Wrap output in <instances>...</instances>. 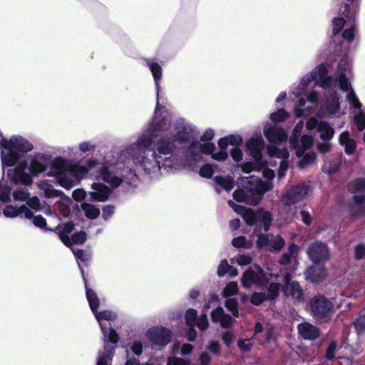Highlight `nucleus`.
I'll list each match as a JSON object with an SVG mask.
<instances>
[{
    "mask_svg": "<svg viewBox=\"0 0 365 365\" xmlns=\"http://www.w3.org/2000/svg\"><path fill=\"white\" fill-rule=\"evenodd\" d=\"M329 65L320 63L312 71L305 74L299 81V83L290 87V93L295 98H299L294 108V114H309L319 105V94L312 90L306 96H302L307 91L309 86L313 81L315 85L326 91L322 108L329 114H336L339 110V97L336 91H331L335 86L333 77L329 75Z\"/></svg>",
    "mask_w": 365,
    "mask_h": 365,
    "instance_id": "nucleus-1",
    "label": "nucleus"
},
{
    "mask_svg": "<svg viewBox=\"0 0 365 365\" xmlns=\"http://www.w3.org/2000/svg\"><path fill=\"white\" fill-rule=\"evenodd\" d=\"M329 65L320 63L312 71L305 74L299 81V83L290 87V93L295 98H299L294 108V114H309L319 105V94L312 90L306 96H302L307 91L309 86L313 81L315 85L326 91L322 108L329 114H336L339 110V97L336 91H331L335 86L333 77L329 75Z\"/></svg>",
    "mask_w": 365,
    "mask_h": 365,
    "instance_id": "nucleus-2",
    "label": "nucleus"
},
{
    "mask_svg": "<svg viewBox=\"0 0 365 365\" xmlns=\"http://www.w3.org/2000/svg\"><path fill=\"white\" fill-rule=\"evenodd\" d=\"M329 65L320 63L312 71L305 74L299 81V83L290 87V93L295 98H299L294 108V114H309L319 105V94L312 90L306 96H302L307 91L309 86L313 81L315 85L326 91L322 108L329 114H336L339 110V97L336 91H331L335 86L333 77L329 75Z\"/></svg>",
    "mask_w": 365,
    "mask_h": 365,
    "instance_id": "nucleus-3",
    "label": "nucleus"
},
{
    "mask_svg": "<svg viewBox=\"0 0 365 365\" xmlns=\"http://www.w3.org/2000/svg\"><path fill=\"white\" fill-rule=\"evenodd\" d=\"M329 65L320 63L312 71L305 74L299 81V83L290 87V93L295 98H299L294 108V114H309L319 105V94L312 90L306 96H302L307 91L309 86L313 81L315 85L326 91L322 108L329 114H336L339 110V97L336 91H331L335 86L333 77L329 75Z\"/></svg>",
    "mask_w": 365,
    "mask_h": 365,
    "instance_id": "nucleus-4",
    "label": "nucleus"
},
{
    "mask_svg": "<svg viewBox=\"0 0 365 365\" xmlns=\"http://www.w3.org/2000/svg\"><path fill=\"white\" fill-rule=\"evenodd\" d=\"M329 65L320 63L312 71L305 74L299 81V83L290 87V93L295 98H299L294 108V114H309L319 105V94L312 90L306 96H302L307 91L309 86L313 81L315 85L326 91L322 108L329 114H336L339 110V97L336 91H331L335 86L333 77L329 75Z\"/></svg>",
    "mask_w": 365,
    "mask_h": 365,
    "instance_id": "nucleus-5",
    "label": "nucleus"
},
{
    "mask_svg": "<svg viewBox=\"0 0 365 365\" xmlns=\"http://www.w3.org/2000/svg\"><path fill=\"white\" fill-rule=\"evenodd\" d=\"M165 126L164 121L155 118L154 122L138 137L136 142L127 148V157L134 165L143 168L145 171L160 168V155L152 149L153 143L160 138L156 144V150L160 155L170 154L175 146V139L171 141L170 138H165ZM177 139L182 141L187 140V138L181 135L180 133Z\"/></svg>",
    "mask_w": 365,
    "mask_h": 365,
    "instance_id": "nucleus-6",
    "label": "nucleus"
},
{
    "mask_svg": "<svg viewBox=\"0 0 365 365\" xmlns=\"http://www.w3.org/2000/svg\"><path fill=\"white\" fill-rule=\"evenodd\" d=\"M96 165H98V164L95 160L88 161V167L86 168L67 163L61 158H56L51 163V170L48 175L56 177L63 187L71 189L75 185V181L70 178V175L79 181L87 173L92 172Z\"/></svg>",
    "mask_w": 365,
    "mask_h": 365,
    "instance_id": "nucleus-7",
    "label": "nucleus"
},
{
    "mask_svg": "<svg viewBox=\"0 0 365 365\" xmlns=\"http://www.w3.org/2000/svg\"><path fill=\"white\" fill-rule=\"evenodd\" d=\"M264 134L269 142L267 146V152L270 157H277L280 160V165L278 170V178H282L289 167L287 159L289 158V153L284 148L280 146L287 138V135L282 128L276 125L267 124L264 128Z\"/></svg>",
    "mask_w": 365,
    "mask_h": 365,
    "instance_id": "nucleus-8",
    "label": "nucleus"
},
{
    "mask_svg": "<svg viewBox=\"0 0 365 365\" xmlns=\"http://www.w3.org/2000/svg\"><path fill=\"white\" fill-rule=\"evenodd\" d=\"M351 76V62L346 56H343L336 69V78L339 88L341 91L346 93V100L353 110L357 113L356 114H364V111L361 110L362 105L356 96L350 82Z\"/></svg>",
    "mask_w": 365,
    "mask_h": 365,
    "instance_id": "nucleus-9",
    "label": "nucleus"
},
{
    "mask_svg": "<svg viewBox=\"0 0 365 365\" xmlns=\"http://www.w3.org/2000/svg\"><path fill=\"white\" fill-rule=\"evenodd\" d=\"M246 182L250 184L243 190H237L233 193L234 199L249 205H255L259 203L262 195L270 190L273 185L272 182H262L257 177L251 175L245 178Z\"/></svg>",
    "mask_w": 365,
    "mask_h": 365,
    "instance_id": "nucleus-10",
    "label": "nucleus"
},
{
    "mask_svg": "<svg viewBox=\"0 0 365 365\" xmlns=\"http://www.w3.org/2000/svg\"><path fill=\"white\" fill-rule=\"evenodd\" d=\"M350 4H345L340 9V12L343 15L341 17H336L332 22V32L336 35L341 30L345 27L342 36L344 39L351 42L354 40L356 29L354 15L358 6L356 0H347Z\"/></svg>",
    "mask_w": 365,
    "mask_h": 365,
    "instance_id": "nucleus-11",
    "label": "nucleus"
},
{
    "mask_svg": "<svg viewBox=\"0 0 365 365\" xmlns=\"http://www.w3.org/2000/svg\"><path fill=\"white\" fill-rule=\"evenodd\" d=\"M246 147L249 152V154L254 158L255 162L258 164L259 168H257L258 170H262L263 176L271 180L274 176V172L268 168L266 165L261 163L262 159V150L264 148V141L262 138H251L246 144Z\"/></svg>",
    "mask_w": 365,
    "mask_h": 365,
    "instance_id": "nucleus-12",
    "label": "nucleus"
},
{
    "mask_svg": "<svg viewBox=\"0 0 365 365\" xmlns=\"http://www.w3.org/2000/svg\"><path fill=\"white\" fill-rule=\"evenodd\" d=\"M272 276L277 277V275L272 273H264L259 266L255 264L244 273L242 277V284L245 288H250L252 284L264 285L269 281V278Z\"/></svg>",
    "mask_w": 365,
    "mask_h": 365,
    "instance_id": "nucleus-13",
    "label": "nucleus"
},
{
    "mask_svg": "<svg viewBox=\"0 0 365 365\" xmlns=\"http://www.w3.org/2000/svg\"><path fill=\"white\" fill-rule=\"evenodd\" d=\"M349 190L351 192L356 194L351 205L353 214L365 212V195H362L365 192V179L359 178L353 180L349 185Z\"/></svg>",
    "mask_w": 365,
    "mask_h": 365,
    "instance_id": "nucleus-14",
    "label": "nucleus"
},
{
    "mask_svg": "<svg viewBox=\"0 0 365 365\" xmlns=\"http://www.w3.org/2000/svg\"><path fill=\"white\" fill-rule=\"evenodd\" d=\"M304 125L302 122L298 123L293 130V134L290 138V143L292 146L296 150V155L298 157L302 156L304 152L310 148L313 145V138L308 135H304L302 137L300 141L297 143H295V140L300 135Z\"/></svg>",
    "mask_w": 365,
    "mask_h": 365,
    "instance_id": "nucleus-15",
    "label": "nucleus"
},
{
    "mask_svg": "<svg viewBox=\"0 0 365 365\" xmlns=\"http://www.w3.org/2000/svg\"><path fill=\"white\" fill-rule=\"evenodd\" d=\"M310 307L312 315L317 319L327 317L333 309L332 303L322 296L314 297Z\"/></svg>",
    "mask_w": 365,
    "mask_h": 365,
    "instance_id": "nucleus-16",
    "label": "nucleus"
},
{
    "mask_svg": "<svg viewBox=\"0 0 365 365\" xmlns=\"http://www.w3.org/2000/svg\"><path fill=\"white\" fill-rule=\"evenodd\" d=\"M258 248L269 251H279L284 246V240L280 235L259 234L256 242Z\"/></svg>",
    "mask_w": 365,
    "mask_h": 365,
    "instance_id": "nucleus-17",
    "label": "nucleus"
},
{
    "mask_svg": "<svg viewBox=\"0 0 365 365\" xmlns=\"http://www.w3.org/2000/svg\"><path fill=\"white\" fill-rule=\"evenodd\" d=\"M306 127L309 130H316L322 140H331L334 134V129L328 123L315 118H309Z\"/></svg>",
    "mask_w": 365,
    "mask_h": 365,
    "instance_id": "nucleus-18",
    "label": "nucleus"
},
{
    "mask_svg": "<svg viewBox=\"0 0 365 365\" xmlns=\"http://www.w3.org/2000/svg\"><path fill=\"white\" fill-rule=\"evenodd\" d=\"M215 145L213 143H205L200 144V143H195L192 144L187 151V158L190 159L188 165L192 167L195 163L201 159V155L202 153L210 154L214 150Z\"/></svg>",
    "mask_w": 365,
    "mask_h": 365,
    "instance_id": "nucleus-19",
    "label": "nucleus"
},
{
    "mask_svg": "<svg viewBox=\"0 0 365 365\" xmlns=\"http://www.w3.org/2000/svg\"><path fill=\"white\" fill-rule=\"evenodd\" d=\"M307 254L314 264L323 262L329 258L327 245L319 242L311 244L307 249Z\"/></svg>",
    "mask_w": 365,
    "mask_h": 365,
    "instance_id": "nucleus-20",
    "label": "nucleus"
},
{
    "mask_svg": "<svg viewBox=\"0 0 365 365\" xmlns=\"http://www.w3.org/2000/svg\"><path fill=\"white\" fill-rule=\"evenodd\" d=\"M309 192V188L304 184L293 186L282 197V202L287 205L295 204L302 200Z\"/></svg>",
    "mask_w": 365,
    "mask_h": 365,
    "instance_id": "nucleus-21",
    "label": "nucleus"
},
{
    "mask_svg": "<svg viewBox=\"0 0 365 365\" xmlns=\"http://www.w3.org/2000/svg\"><path fill=\"white\" fill-rule=\"evenodd\" d=\"M147 336L156 344L166 345L170 341L171 332L168 329L157 327L149 329Z\"/></svg>",
    "mask_w": 365,
    "mask_h": 365,
    "instance_id": "nucleus-22",
    "label": "nucleus"
},
{
    "mask_svg": "<svg viewBox=\"0 0 365 365\" xmlns=\"http://www.w3.org/2000/svg\"><path fill=\"white\" fill-rule=\"evenodd\" d=\"M290 277L287 274L284 277V287L283 289L284 294L287 297H292L297 302H302L304 300V294L298 282L292 281L289 282Z\"/></svg>",
    "mask_w": 365,
    "mask_h": 365,
    "instance_id": "nucleus-23",
    "label": "nucleus"
},
{
    "mask_svg": "<svg viewBox=\"0 0 365 365\" xmlns=\"http://www.w3.org/2000/svg\"><path fill=\"white\" fill-rule=\"evenodd\" d=\"M229 205L235 212L240 215L248 225H254L257 222L258 210L255 212L252 209L245 208L235 204L233 201L228 202Z\"/></svg>",
    "mask_w": 365,
    "mask_h": 365,
    "instance_id": "nucleus-24",
    "label": "nucleus"
},
{
    "mask_svg": "<svg viewBox=\"0 0 365 365\" xmlns=\"http://www.w3.org/2000/svg\"><path fill=\"white\" fill-rule=\"evenodd\" d=\"M298 255V247L296 245L292 244L288 247V251L282 255L279 264L283 266L292 267L294 270L297 268Z\"/></svg>",
    "mask_w": 365,
    "mask_h": 365,
    "instance_id": "nucleus-25",
    "label": "nucleus"
},
{
    "mask_svg": "<svg viewBox=\"0 0 365 365\" xmlns=\"http://www.w3.org/2000/svg\"><path fill=\"white\" fill-rule=\"evenodd\" d=\"M145 61L152 73L155 82L157 96H158L160 89V83L163 77V68L153 58H146Z\"/></svg>",
    "mask_w": 365,
    "mask_h": 365,
    "instance_id": "nucleus-26",
    "label": "nucleus"
},
{
    "mask_svg": "<svg viewBox=\"0 0 365 365\" xmlns=\"http://www.w3.org/2000/svg\"><path fill=\"white\" fill-rule=\"evenodd\" d=\"M25 165H21L16 168L14 170H11L9 172L10 179L15 183H21L24 185H30L31 183V178L29 175L26 174L24 171Z\"/></svg>",
    "mask_w": 365,
    "mask_h": 365,
    "instance_id": "nucleus-27",
    "label": "nucleus"
},
{
    "mask_svg": "<svg viewBox=\"0 0 365 365\" xmlns=\"http://www.w3.org/2000/svg\"><path fill=\"white\" fill-rule=\"evenodd\" d=\"M92 189L93 191L90 192V195L92 200L96 201H106L110 194L109 189L101 183H93Z\"/></svg>",
    "mask_w": 365,
    "mask_h": 365,
    "instance_id": "nucleus-28",
    "label": "nucleus"
},
{
    "mask_svg": "<svg viewBox=\"0 0 365 365\" xmlns=\"http://www.w3.org/2000/svg\"><path fill=\"white\" fill-rule=\"evenodd\" d=\"M112 168L111 166H100L99 177L113 187H116L120 185L122 180L111 173Z\"/></svg>",
    "mask_w": 365,
    "mask_h": 365,
    "instance_id": "nucleus-29",
    "label": "nucleus"
},
{
    "mask_svg": "<svg viewBox=\"0 0 365 365\" xmlns=\"http://www.w3.org/2000/svg\"><path fill=\"white\" fill-rule=\"evenodd\" d=\"M299 334L306 339H314L319 336L318 329L308 322H303L298 325Z\"/></svg>",
    "mask_w": 365,
    "mask_h": 365,
    "instance_id": "nucleus-30",
    "label": "nucleus"
},
{
    "mask_svg": "<svg viewBox=\"0 0 365 365\" xmlns=\"http://www.w3.org/2000/svg\"><path fill=\"white\" fill-rule=\"evenodd\" d=\"M3 212L7 217H15L18 215H21L26 218L32 217V212L25 206L21 207H15L11 205L6 206Z\"/></svg>",
    "mask_w": 365,
    "mask_h": 365,
    "instance_id": "nucleus-31",
    "label": "nucleus"
},
{
    "mask_svg": "<svg viewBox=\"0 0 365 365\" xmlns=\"http://www.w3.org/2000/svg\"><path fill=\"white\" fill-rule=\"evenodd\" d=\"M212 320L215 322H219L222 327H229L232 322V318L225 314L222 307H217L212 312Z\"/></svg>",
    "mask_w": 365,
    "mask_h": 365,
    "instance_id": "nucleus-32",
    "label": "nucleus"
},
{
    "mask_svg": "<svg viewBox=\"0 0 365 365\" xmlns=\"http://www.w3.org/2000/svg\"><path fill=\"white\" fill-rule=\"evenodd\" d=\"M305 274L307 279L313 282H318L327 277V272L323 267L312 266L307 269Z\"/></svg>",
    "mask_w": 365,
    "mask_h": 365,
    "instance_id": "nucleus-33",
    "label": "nucleus"
},
{
    "mask_svg": "<svg viewBox=\"0 0 365 365\" xmlns=\"http://www.w3.org/2000/svg\"><path fill=\"white\" fill-rule=\"evenodd\" d=\"M74 229V225L72 222H67L58 227V235L61 241L67 247L71 246V242L68 234H70Z\"/></svg>",
    "mask_w": 365,
    "mask_h": 365,
    "instance_id": "nucleus-34",
    "label": "nucleus"
},
{
    "mask_svg": "<svg viewBox=\"0 0 365 365\" xmlns=\"http://www.w3.org/2000/svg\"><path fill=\"white\" fill-rule=\"evenodd\" d=\"M29 165L31 173L38 175L46 170L47 161L43 157H36L31 160Z\"/></svg>",
    "mask_w": 365,
    "mask_h": 365,
    "instance_id": "nucleus-35",
    "label": "nucleus"
},
{
    "mask_svg": "<svg viewBox=\"0 0 365 365\" xmlns=\"http://www.w3.org/2000/svg\"><path fill=\"white\" fill-rule=\"evenodd\" d=\"M40 190L43 192L45 197L48 198H54L61 197L63 192L53 188V185L46 182H41L38 184Z\"/></svg>",
    "mask_w": 365,
    "mask_h": 365,
    "instance_id": "nucleus-36",
    "label": "nucleus"
},
{
    "mask_svg": "<svg viewBox=\"0 0 365 365\" xmlns=\"http://www.w3.org/2000/svg\"><path fill=\"white\" fill-rule=\"evenodd\" d=\"M339 143L345 148V151L351 154L352 153L356 148L355 141L350 138L349 134L347 131L343 132L339 136Z\"/></svg>",
    "mask_w": 365,
    "mask_h": 365,
    "instance_id": "nucleus-37",
    "label": "nucleus"
},
{
    "mask_svg": "<svg viewBox=\"0 0 365 365\" xmlns=\"http://www.w3.org/2000/svg\"><path fill=\"white\" fill-rule=\"evenodd\" d=\"M96 319L98 321L99 324H100V326H101V330L103 333V335H104V338L106 339L107 337V333L105 330V328L103 327V324L101 323V321L103 319H105V320H113L115 318V314L111 312L110 311H108V310H106V311H103V312H98L97 311H96V313H93Z\"/></svg>",
    "mask_w": 365,
    "mask_h": 365,
    "instance_id": "nucleus-38",
    "label": "nucleus"
},
{
    "mask_svg": "<svg viewBox=\"0 0 365 365\" xmlns=\"http://www.w3.org/2000/svg\"><path fill=\"white\" fill-rule=\"evenodd\" d=\"M242 143V139L240 135H229L220 138L218 145L221 149H226L228 144L238 145Z\"/></svg>",
    "mask_w": 365,
    "mask_h": 365,
    "instance_id": "nucleus-39",
    "label": "nucleus"
},
{
    "mask_svg": "<svg viewBox=\"0 0 365 365\" xmlns=\"http://www.w3.org/2000/svg\"><path fill=\"white\" fill-rule=\"evenodd\" d=\"M272 220V217L269 211L263 209L258 210L257 222H261L263 224L264 231H267L269 229Z\"/></svg>",
    "mask_w": 365,
    "mask_h": 365,
    "instance_id": "nucleus-40",
    "label": "nucleus"
},
{
    "mask_svg": "<svg viewBox=\"0 0 365 365\" xmlns=\"http://www.w3.org/2000/svg\"><path fill=\"white\" fill-rule=\"evenodd\" d=\"M86 216L90 219H96L100 215V210L95 205L84 202L81 205Z\"/></svg>",
    "mask_w": 365,
    "mask_h": 365,
    "instance_id": "nucleus-41",
    "label": "nucleus"
},
{
    "mask_svg": "<svg viewBox=\"0 0 365 365\" xmlns=\"http://www.w3.org/2000/svg\"><path fill=\"white\" fill-rule=\"evenodd\" d=\"M86 297L90 307L93 313H96L99 307V299L96 294L91 289L86 287Z\"/></svg>",
    "mask_w": 365,
    "mask_h": 365,
    "instance_id": "nucleus-42",
    "label": "nucleus"
},
{
    "mask_svg": "<svg viewBox=\"0 0 365 365\" xmlns=\"http://www.w3.org/2000/svg\"><path fill=\"white\" fill-rule=\"evenodd\" d=\"M215 182L227 191L231 190L234 187V182L230 177H215Z\"/></svg>",
    "mask_w": 365,
    "mask_h": 365,
    "instance_id": "nucleus-43",
    "label": "nucleus"
},
{
    "mask_svg": "<svg viewBox=\"0 0 365 365\" xmlns=\"http://www.w3.org/2000/svg\"><path fill=\"white\" fill-rule=\"evenodd\" d=\"M232 244L237 248L250 249L252 247V242L247 240L244 236H239L232 240Z\"/></svg>",
    "mask_w": 365,
    "mask_h": 365,
    "instance_id": "nucleus-44",
    "label": "nucleus"
},
{
    "mask_svg": "<svg viewBox=\"0 0 365 365\" xmlns=\"http://www.w3.org/2000/svg\"><path fill=\"white\" fill-rule=\"evenodd\" d=\"M339 160L336 159L333 161H327L323 165L322 170L328 174H333L336 173L339 168Z\"/></svg>",
    "mask_w": 365,
    "mask_h": 365,
    "instance_id": "nucleus-45",
    "label": "nucleus"
},
{
    "mask_svg": "<svg viewBox=\"0 0 365 365\" xmlns=\"http://www.w3.org/2000/svg\"><path fill=\"white\" fill-rule=\"evenodd\" d=\"M355 329L358 334L365 332V310L354 322Z\"/></svg>",
    "mask_w": 365,
    "mask_h": 365,
    "instance_id": "nucleus-46",
    "label": "nucleus"
},
{
    "mask_svg": "<svg viewBox=\"0 0 365 365\" xmlns=\"http://www.w3.org/2000/svg\"><path fill=\"white\" fill-rule=\"evenodd\" d=\"M186 324L189 327H195L197 319V311L194 309H189L185 313Z\"/></svg>",
    "mask_w": 365,
    "mask_h": 365,
    "instance_id": "nucleus-47",
    "label": "nucleus"
},
{
    "mask_svg": "<svg viewBox=\"0 0 365 365\" xmlns=\"http://www.w3.org/2000/svg\"><path fill=\"white\" fill-rule=\"evenodd\" d=\"M279 284L278 283H271L268 288L267 294H266L267 299H275L279 294Z\"/></svg>",
    "mask_w": 365,
    "mask_h": 365,
    "instance_id": "nucleus-48",
    "label": "nucleus"
},
{
    "mask_svg": "<svg viewBox=\"0 0 365 365\" xmlns=\"http://www.w3.org/2000/svg\"><path fill=\"white\" fill-rule=\"evenodd\" d=\"M225 306L227 309L230 311L235 317L239 316L237 310V303L235 299H228L226 300Z\"/></svg>",
    "mask_w": 365,
    "mask_h": 365,
    "instance_id": "nucleus-49",
    "label": "nucleus"
},
{
    "mask_svg": "<svg viewBox=\"0 0 365 365\" xmlns=\"http://www.w3.org/2000/svg\"><path fill=\"white\" fill-rule=\"evenodd\" d=\"M237 292V284L235 282H231L227 284L223 290L225 297L232 296Z\"/></svg>",
    "mask_w": 365,
    "mask_h": 365,
    "instance_id": "nucleus-50",
    "label": "nucleus"
},
{
    "mask_svg": "<svg viewBox=\"0 0 365 365\" xmlns=\"http://www.w3.org/2000/svg\"><path fill=\"white\" fill-rule=\"evenodd\" d=\"M86 240V234L84 232H76L70 238L71 245L73 244H83Z\"/></svg>",
    "mask_w": 365,
    "mask_h": 365,
    "instance_id": "nucleus-51",
    "label": "nucleus"
},
{
    "mask_svg": "<svg viewBox=\"0 0 365 365\" xmlns=\"http://www.w3.org/2000/svg\"><path fill=\"white\" fill-rule=\"evenodd\" d=\"M267 300V297H266L265 293H258L255 292L254 293L250 299L251 302L255 305H259L261 303H262L264 301Z\"/></svg>",
    "mask_w": 365,
    "mask_h": 365,
    "instance_id": "nucleus-52",
    "label": "nucleus"
},
{
    "mask_svg": "<svg viewBox=\"0 0 365 365\" xmlns=\"http://www.w3.org/2000/svg\"><path fill=\"white\" fill-rule=\"evenodd\" d=\"M195 325H197L200 329L202 331L205 330L209 325L207 315L205 314H201L196 320Z\"/></svg>",
    "mask_w": 365,
    "mask_h": 365,
    "instance_id": "nucleus-53",
    "label": "nucleus"
},
{
    "mask_svg": "<svg viewBox=\"0 0 365 365\" xmlns=\"http://www.w3.org/2000/svg\"><path fill=\"white\" fill-rule=\"evenodd\" d=\"M190 360L178 358V357H170L168 359L167 365H190Z\"/></svg>",
    "mask_w": 365,
    "mask_h": 365,
    "instance_id": "nucleus-54",
    "label": "nucleus"
},
{
    "mask_svg": "<svg viewBox=\"0 0 365 365\" xmlns=\"http://www.w3.org/2000/svg\"><path fill=\"white\" fill-rule=\"evenodd\" d=\"M315 160V154L314 153H307L299 162L301 168L305 167L312 163Z\"/></svg>",
    "mask_w": 365,
    "mask_h": 365,
    "instance_id": "nucleus-55",
    "label": "nucleus"
},
{
    "mask_svg": "<svg viewBox=\"0 0 365 365\" xmlns=\"http://www.w3.org/2000/svg\"><path fill=\"white\" fill-rule=\"evenodd\" d=\"M213 168L211 165H205L202 166L200 171V175L203 178H210L213 175Z\"/></svg>",
    "mask_w": 365,
    "mask_h": 365,
    "instance_id": "nucleus-56",
    "label": "nucleus"
},
{
    "mask_svg": "<svg viewBox=\"0 0 365 365\" xmlns=\"http://www.w3.org/2000/svg\"><path fill=\"white\" fill-rule=\"evenodd\" d=\"M110 353L100 354L97 361V365H110Z\"/></svg>",
    "mask_w": 365,
    "mask_h": 365,
    "instance_id": "nucleus-57",
    "label": "nucleus"
},
{
    "mask_svg": "<svg viewBox=\"0 0 365 365\" xmlns=\"http://www.w3.org/2000/svg\"><path fill=\"white\" fill-rule=\"evenodd\" d=\"M230 269V266L229 265L226 259L222 260L218 266L217 274L220 277H222Z\"/></svg>",
    "mask_w": 365,
    "mask_h": 365,
    "instance_id": "nucleus-58",
    "label": "nucleus"
},
{
    "mask_svg": "<svg viewBox=\"0 0 365 365\" xmlns=\"http://www.w3.org/2000/svg\"><path fill=\"white\" fill-rule=\"evenodd\" d=\"M235 260L239 265H247L252 262V257L249 255H240L235 257Z\"/></svg>",
    "mask_w": 365,
    "mask_h": 365,
    "instance_id": "nucleus-59",
    "label": "nucleus"
},
{
    "mask_svg": "<svg viewBox=\"0 0 365 365\" xmlns=\"http://www.w3.org/2000/svg\"><path fill=\"white\" fill-rule=\"evenodd\" d=\"M13 195L15 200L24 201L29 197V192L26 189H21L15 191Z\"/></svg>",
    "mask_w": 365,
    "mask_h": 365,
    "instance_id": "nucleus-60",
    "label": "nucleus"
},
{
    "mask_svg": "<svg viewBox=\"0 0 365 365\" xmlns=\"http://www.w3.org/2000/svg\"><path fill=\"white\" fill-rule=\"evenodd\" d=\"M354 122L359 131L365 128V115H354Z\"/></svg>",
    "mask_w": 365,
    "mask_h": 365,
    "instance_id": "nucleus-61",
    "label": "nucleus"
},
{
    "mask_svg": "<svg viewBox=\"0 0 365 365\" xmlns=\"http://www.w3.org/2000/svg\"><path fill=\"white\" fill-rule=\"evenodd\" d=\"M323 143H318L317 148L319 152L322 153H327L330 150L331 148V144L330 140H323Z\"/></svg>",
    "mask_w": 365,
    "mask_h": 365,
    "instance_id": "nucleus-62",
    "label": "nucleus"
},
{
    "mask_svg": "<svg viewBox=\"0 0 365 365\" xmlns=\"http://www.w3.org/2000/svg\"><path fill=\"white\" fill-rule=\"evenodd\" d=\"M237 346L244 352L249 351L251 349L250 340L240 339L237 342Z\"/></svg>",
    "mask_w": 365,
    "mask_h": 365,
    "instance_id": "nucleus-63",
    "label": "nucleus"
},
{
    "mask_svg": "<svg viewBox=\"0 0 365 365\" xmlns=\"http://www.w3.org/2000/svg\"><path fill=\"white\" fill-rule=\"evenodd\" d=\"M365 256V245H359L355 247V257L357 259H361Z\"/></svg>",
    "mask_w": 365,
    "mask_h": 365,
    "instance_id": "nucleus-64",
    "label": "nucleus"
}]
</instances>
